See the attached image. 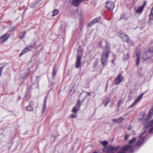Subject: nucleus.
<instances>
[{
    "mask_svg": "<svg viewBox=\"0 0 153 153\" xmlns=\"http://www.w3.org/2000/svg\"><path fill=\"white\" fill-rule=\"evenodd\" d=\"M145 138V137H142L140 138L136 143V146H140L143 143Z\"/></svg>",
    "mask_w": 153,
    "mask_h": 153,
    "instance_id": "obj_14",
    "label": "nucleus"
},
{
    "mask_svg": "<svg viewBox=\"0 0 153 153\" xmlns=\"http://www.w3.org/2000/svg\"><path fill=\"white\" fill-rule=\"evenodd\" d=\"M36 46V44H34L33 45L28 46L27 48L24 49L22 51V52L20 55V56L21 57L23 54L29 51H31L33 48L34 47Z\"/></svg>",
    "mask_w": 153,
    "mask_h": 153,
    "instance_id": "obj_6",
    "label": "nucleus"
},
{
    "mask_svg": "<svg viewBox=\"0 0 153 153\" xmlns=\"http://www.w3.org/2000/svg\"><path fill=\"white\" fill-rule=\"evenodd\" d=\"M143 123H145L143 121Z\"/></svg>",
    "mask_w": 153,
    "mask_h": 153,
    "instance_id": "obj_43",
    "label": "nucleus"
},
{
    "mask_svg": "<svg viewBox=\"0 0 153 153\" xmlns=\"http://www.w3.org/2000/svg\"><path fill=\"white\" fill-rule=\"evenodd\" d=\"M140 54L139 52H137L136 54V56L137 57V60H136V65L137 66L139 63L140 61Z\"/></svg>",
    "mask_w": 153,
    "mask_h": 153,
    "instance_id": "obj_16",
    "label": "nucleus"
},
{
    "mask_svg": "<svg viewBox=\"0 0 153 153\" xmlns=\"http://www.w3.org/2000/svg\"><path fill=\"white\" fill-rule=\"evenodd\" d=\"M131 129V128H129V130H130Z\"/></svg>",
    "mask_w": 153,
    "mask_h": 153,
    "instance_id": "obj_45",
    "label": "nucleus"
},
{
    "mask_svg": "<svg viewBox=\"0 0 153 153\" xmlns=\"http://www.w3.org/2000/svg\"><path fill=\"white\" fill-rule=\"evenodd\" d=\"M124 119L122 117H120L118 119H112L113 121L115 123H119L123 121Z\"/></svg>",
    "mask_w": 153,
    "mask_h": 153,
    "instance_id": "obj_15",
    "label": "nucleus"
},
{
    "mask_svg": "<svg viewBox=\"0 0 153 153\" xmlns=\"http://www.w3.org/2000/svg\"><path fill=\"white\" fill-rule=\"evenodd\" d=\"M21 98H20V96H19L18 98V100H19Z\"/></svg>",
    "mask_w": 153,
    "mask_h": 153,
    "instance_id": "obj_38",
    "label": "nucleus"
},
{
    "mask_svg": "<svg viewBox=\"0 0 153 153\" xmlns=\"http://www.w3.org/2000/svg\"><path fill=\"white\" fill-rule=\"evenodd\" d=\"M108 144V142L107 141H105L102 142V145L104 146V147H106V145Z\"/></svg>",
    "mask_w": 153,
    "mask_h": 153,
    "instance_id": "obj_28",
    "label": "nucleus"
},
{
    "mask_svg": "<svg viewBox=\"0 0 153 153\" xmlns=\"http://www.w3.org/2000/svg\"><path fill=\"white\" fill-rule=\"evenodd\" d=\"M149 19L150 20H153V8H152L151 11L149 14Z\"/></svg>",
    "mask_w": 153,
    "mask_h": 153,
    "instance_id": "obj_21",
    "label": "nucleus"
},
{
    "mask_svg": "<svg viewBox=\"0 0 153 153\" xmlns=\"http://www.w3.org/2000/svg\"><path fill=\"white\" fill-rule=\"evenodd\" d=\"M56 65H55L53 67V73H52V75L53 76V78H54V77L56 76V73L57 71L56 70Z\"/></svg>",
    "mask_w": 153,
    "mask_h": 153,
    "instance_id": "obj_22",
    "label": "nucleus"
},
{
    "mask_svg": "<svg viewBox=\"0 0 153 153\" xmlns=\"http://www.w3.org/2000/svg\"><path fill=\"white\" fill-rule=\"evenodd\" d=\"M144 134V133H142L141 134V135H139V137H141V136L143 135V134Z\"/></svg>",
    "mask_w": 153,
    "mask_h": 153,
    "instance_id": "obj_37",
    "label": "nucleus"
},
{
    "mask_svg": "<svg viewBox=\"0 0 153 153\" xmlns=\"http://www.w3.org/2000/svg\"><path fill=\"white\" fill-rule=\"evenodd\" d=\"M143 9L144 8H143L142 6L140 7L136 10V12L138 14H141L142 12Z\"/></svg>",
    "mask_w": 153,
    "mask_h": 153,
    "instance_id": "obj_19",
    "label": "nucleus"
},
{
    "mask_svg": "<svg viewBox=\"0 0 153 153\" xmlns=\"http://www.w3.org/2000/svg\"><path fill=\"white\" fill-rule=\"evenodd\" d=\"M122 102H123L122 99H120V100H119V101L118 102V105H117L118 107H119L120 106V105Z\"/></svg>",
    "mask_w": 153,
    "mask_h": 153,
    "instance_id": "obj_27",
    "label": "nucleus"
},
{
    "mask_svg": "<svg viewBox=\"0 0 153 153\" xmlns=\"http://www.w3.org/2000/svg\"><path fill=\"white\" fill-rule=\"evenodd\" d=\"M136 138L135 137H134L132 139L130 140L129 142V143L130 144L133 143L136 140Z\"/></svg>",
    "mask_w": 153,
    "mask_h": 153,
    "instance_id": "obj_25",
    "label": "nucleus"
},
{
    "mask_svg": "<svg viewBox=\"0 0 153 153\" xmlns=\"http://www.w3.org/2000/svg\"><path fill=\"white\" fill-rule=\"evenodd\" d=\"M153 52L152 50L149 49L148 51L143 53V59L146 60L151 58L152 56Z\"/></svg>",
    "mask_w": 153,
    "mask_h": 153,
    "instance_id": "obj_5",
    "label": "nucleus"
},
{
    "mask_svg": "<svg viewBox=\"0 0 153 153\" xmlns=\"http://www.w3.org/2000/svg\"><path fill=\"white\" fill-rule=\"evenodd\" d=\"M82 50V47L79 46L78 49V53L76 62L75 68H78L81 65V58L83 55Z\"/></svg>",
    "mask_w": 153,
    "mask_h": 153,
    "instance_id": "obj_2",
    "label": "nucleus"
},
{
    "mask_svg": "<svg viewBox=\"0 0 153 153\" xmlns=\"http://www.w3.org/2000/svg\"><path fill=\"white\" fill-rule=\"evenodd\" d=\"M112 63H114V60H112Z\"/></svg>",
    "mask_w": 153,
    "mask_h": 153,
    "instance_id": "obj_41",
    "label": "nucleus"
},
{
    "mask_svg": "<svg viewBox=\"0 0 153 153\" xmlns=\"http://www.w3.org/2000/svg\"><path fill=\"white\" fill-rule=\"evenodd\" d=\"M59 10L57 9H55L53 11V14L52 15V16H55L57 15L59 13Z\"/></svg>",
    "mask_w": 153,
    "mask_h": 153,
    "instance_id": "obj_23",
    "label": "nucleus"
},
{
    "mask_svg": "<svg viewBox=\"0 0 153 153\" xmlns=\"http://www.w3.org/2000/svg\"><path fill=\"white\" fill-rule=\"evenodd\" d=\"M128 137V134H125L124 135L125 140H127Z\"/></svg>",
    "mask_w": 153,
    "mask_h": 153,
    "instance_id": "obj_30",
    "label": "nucleus"
},
{
    "mask_svg": "<svg viewBox=\"0 0 153 153\" xmlns=\"http://www.w3.org/2000/svg\"><path fill=\"white\" fill-rule=\"evenodd\" d=\"M123 77L121 74H119L115 79V83L117 85L119 84L123 79Z\"/></svg>",
    "mask_w": 153,
    "mask_h": 153,
    "instance_id": "obj_10",
    "label": "nucleus"
},
{
    "mask_svg": "<svg viewBox=\"0 0 153 153\" xmlns=\"http://www.w3.org/2000/svg\"><path fill=\"white\" fill-rule=\"evenodd\" d=\"M71 91V90L70 91H69V93H68V94H69V93Z\"/></svg>",
    "mask_w": 153,
    "mask_h": 153,
    "instance_id": "obj_42",
    "label": "nucleus"
},
{
    "mask_svg": "<svg viewBox=\"0 0 153 153\" xmlns=\"http://www.w3.org/2000/svg\"><path fill=\"white\" fill-rule=\"evenodd\" d=\"M108 41L106 42L105 50L102 54L101 57V62L102 66H105L107 65V60L109 57L110 51L109 48L108 46Z\"/></svg>",
    "mask_w": 153,
    "mask_h": 153,
    "instance_id": "obj_1",
    "label": "nucleus"
},
{
    "mask_svg": "<svg viewBox=\"0 0 153 153\" xmlns=\"http://www.w3.org/2000/svg\"><path fill=\"white\" fill-rule=\"evenodd\" d=\"M134 152L132 146L129 145H126L123 147L120 151L117 153H126L127 152L129 153H132Z\"/></svg>",
    "mask_w": 153,
    "mask_h": 153,
    "instance_id": "obj_3",
    "label": "nucleus"
},
{
    "mask_svg": "<svg viewBox=\"0 0 153 153\" xmlns=\"http://www.w3.org/2000/svg\"><path fill=\"white\" fill-rule=\"evenodd\" d=\"M78 109H78L75 106L74 107L73 109H72V111L73 112L76 113Z\"/></svg>",
    "mask_w": 153,
    "mask_h": 153,
    "instance_id": "obj_26",
    "label": "nucleus"
},
{
    "mask_svg": "<svg viewBox=\"0 0 153 153\" xmlns=\"http://www.w3.org/2000/svg\"><path fill=\"white\" fill-rule=\"evenodd\" d=\"M101 19V18L100 17H98L89 23L88 26H92L94 24L98 22Z\"/></svg>",
    "mask_w": 153,
    "mask_h": 153,
    "instance_id": "obj_13",
    "label": "nucleus"
},
{
    "mask_svg": "<svg viewBox=\"0 0 153 153\" xmlns=\"http://www.w3.org/2000/svg\"><path fill=\"white\" fill-rule=\"evenodd\" d=\"M33 103L31 102L29 105L27 107V110L29 111H31L33 110V108L32 107Z\"/></svg>",
    "mask_w": 153,
    "mask_h": 153,
    "instance_id": "obj_18",
    "label": "nucleus"
},
{
    "mask_svg": "<svg viewBox=\"0 0 153 153\" xmlns=\"http://www.w3.org/2000/svg\"><path fill=\"white\" fill-rule=\"evenodd\" d=\"M97 153V152H93V153Z\"/></svg>",
    "mask_w": 153,
    "mask_h": 153,
    "instance_id": "obj_40",
    "label": "nucleus"
},
{
    "mask_svg": "<svg viewBox=\"0 0 153 153\" xmlns=\"http://www.w3.org/2000/svg\"><path fill=\"white\" fill-rule=\"evenodd\" d=\"M80 101L79 100L77 102V103L76 104V105L75 106L78 109H79L80 108V107L81 105V104L80 103Z\"/></svg>",
    "mask_w": 153,
    "mask_h": 153,
    "instance_id": "obj_24",
    "label": "nucleus"
},
{
    "mask_svg": "<svg viewBox=\"0 0 153 153\" xmlns=\"http://www.w3.org/2000/svg\"><path fill=\"white\" fill-rule=\"evenodd\" d=\"M108 81L107 82V83L106 85L105 91H106L107 90V88L108 87Z\"/></svg>",
    "mask_w": 153,
    "mask_h": 153,
    "instance_id": "obj_34",
    "label": "nucleus"
},
{
    "mask_svg": "<svg viewBox=\"0 0 153 153\" xmlns=\"http://www.w3.org/2000/svg\"><path fill=\"white\" fill-rule=\"evenodd\" d=\"M120 37L121 38L123 41L125 42H127L128 40V37L124 33H120L119 35Z\"/></svg>",
    "mask_w": 153,
    "mask_h": 153,
    "instance_id": "obj_9",
    "label": "nucleus"
},
{
    "mask_svg": "<svg viewBox=\"0 0 153 153\" xmlns=\"http://www.w3.org/2000/svg\"><path fill=\"white\" fill-rule=\"evenodd\" d=\"M143 95V94H141L139 95L135 100V102L136 103L138 102L142 98V97Z\"/></svg>",
    "mask_w": 153,
    "mask_h": 153,
    "instance_id": "obj_20",
    "label": "nucleus"
},
{
    "mask_svg": "<svg viewBox=\"0 0 153 153\" xmlns=\"http://www.w3.org/2000/svg\"><path fill=\"white\" fill-rule=\"evenodd\" d=\"M110 101L109 100H108L105 103V106L106 107L108 104V103Z\"/></svg>",
    "mask_w": 153,
    "mask_h": 153,
    "instance_id": "obj_35",
    "label": "nucleus"
},
{
    "mask_svg": "<svg viewBox=\"0 0 153 153\" xmlns=\"http://www.w3.org/2000/svg\"><path fill=\"white\" fill-rule=\"evenodd\" d=\"M26 33H23V35L22 36H21L20 35L19 36V37L21 38H24L25 35V34Z\"/></svg>",
    "mask_w": 153,
    "mask_h": 153,
    "instance_id": "obj_32",
    "label": "nucleus"
},
{
    "mask_svg": "<svg viewBox=\"0 0 153 153\" xmlns=\"http://www.w3.org/2000/svg\"><path fill=\"white\" fill-rule=\"evenodd\" d=\"M120 148L119 146L113 147L108 146L107 147H104L103 149V151L104 152H107L108 153H114L118 149H120Z\"/></svg>",
    "mask_w": 153,
    "mask_h": 153,
    "instance_id": "obj_4",
    "label": "nucleus"
},
{
    "mask_svg": "<svg viewBox=\"0 0 153 153\" xmlns=\"http://www.w3.org/2000/svg\"><path fill=\"white\" fill-rule=\"evenodd\" d=\"M131 129V128H129V130H130Z\"/></svg>",
    "mask_w": 153,
    "mask_h": 153,
    "instance_id": "obj_44",
    "label": "nucleus"
},
{
    "mask_svg": "<svg viewBox=\"0 0 153 153\" xmlns=\"http://www.w3.org/2000/svg\"><path fill=\"white\" fill-rule=\"evenodd\" d=\"M123 19V17L122 16H121L120 17V19Z\"/></svg>",
    "mask_w": 153,
    "mask_h": 153,
    "instance_id": "obj_39",
    "label": "nucleus"
},
{
    "mask_svg": "<svg viewBox=\"0 0 153 153\" xmlns=\"http://www.w3.org/2000/svg\"><path fill=\"white\" fill-rule=\"evenodd\" d=\"M10 36V35L9 33H5L0 37V43H4L8 39Z\"/></svg>",
    "mask_w": 153,
    "mask_h": 153,
    "instance_id": "obj_7",
    "label": "nucleus"
},
{
    "mask_svg": "<svg viewBox=\"0 0 153 153\" xmlns=\"http://www.w3.org/2000/svg\"><path fill=\"white\" fill-rule=\"evenodd\" d=\"M76 113H75V114H71V117L72 118H76Z\"/></svg>",
    "mask_w": 153,
    "mask_h": 153,
    "instance_id": "obj_29",
    "label": "nucleus"
},
{
    "mask_svg": "<svg viewBox=\"0 0 153 153\" xmlns=\"http://www.w3.org/2000/svg\"><path fill=\"white\" fill-rule=\"evenodd\" d=\"M146 3H146V1H144V3H143V5L142 6V7L143 8H144V7H145V5L146 4Z\"/></svg>",
    "mask_w": 153,
    "mask_h": 153,
    "instance_id": "obj_31",
    "label": "nucleus"
},
{
    "mask_svg": "<svg viewBox=\"0 0 153 153\" xmlns=\"http://www.w3.org/2000/svg\"><path fill=\"white\" fill-rule=\"evenodd\" d=\"M87 94L88 96H90L91 95L90 93L89 92H88Z\"/></svg>",
    "mask_w": 153,
    "mask_h": 153,
    "instance_id": "obj_36",
    "label": "nucleus"
},
{
    "mask_svg": "<svg viewBox=\"0 0 153 153\" xmlns=\"http://www.w3.org/2000/svg\"><path fill=\"white\" fill-rule=\"evenodd\" d=\"M48 97L46 95L45 97V100H44V105L42 110V114H43L45 112V111L46 109V101Z\"/></svg>",
    "mask_w": 153,
    "mask_h": 153,
    "instance_id": "obj_17",
    "label": "nucleus"
},
{
    "mask_svg": "<svg viewBox=\"0 0 153 153\" xmlns=\"http://www.w3.org/2000/svg\"><path fill=\"white\" fill-rule=\"evenodd\" d=\"M83 0H70L71 4L74 6H78L81 2Z\"/></svg>",
    "mask_w": 153,
    "mask_h": 153,
    "instance_id": "obj_11",
    "label": "nucleus"
},
{
    "mask_svg": "<svg viewBox=\"0 0 153 153\" xmlns=\"http://www.w3.org/2000/svg\"><path fill=\"white\" fill-rule=\"evenodd\" d=\"M106 6L108 9L112 10L114 7V3L112 1H109L106 3Z\"/></svg>",
    "mask_w": 153,
    "mask_h": 153,
    "instance_id": "obj_8",
    "label": "nucleus"
},
{
    "mask_svg": "<svg viewBox=\"0 0 153 153\" xmlns=\"http://www.w3.org/2000/svg\"><path fill=\"white\" fill-rule=\"evenodd\" d=\"M149 126H152V128H151L149 131V133H153V120L149 122V125L147 126L146 125L145 126V128H148Z\"/></svg>",
    "mask_w": 153,
    "mask_h": 153,
    "instance_id": "obj_12",
    "label": "nucleus"
},
{
    "mask_svg": "<svg viewBox=\"0 0 153 153\" xmlns=\"http://www.w3.org/2000/svg\"><path fill=\"white\" fill-rule=\"evenodd\" d=\"M135 104H136V103L135 102H134L133 103H132L130 106H129V108H131L132 107H133L134 105Z\"/></svg>",
    "mask_w": 153,
    "mask_h": 153,
    "instance_id": "obj_33",
    "label": "nucleus"
}]
</instances>
